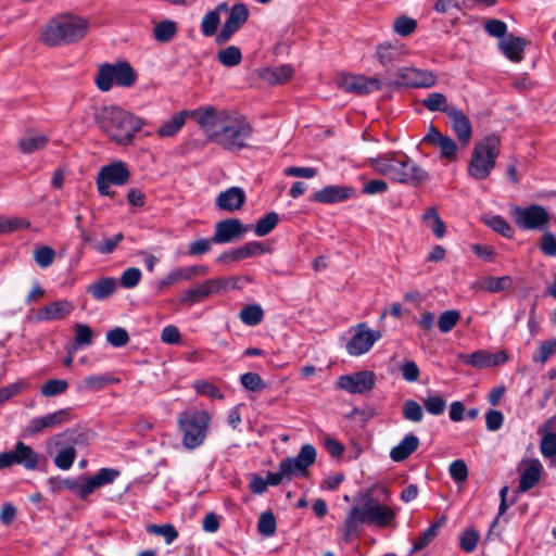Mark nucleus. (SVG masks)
<instances>
[{"label":"nucleus","instance_id":"1","mask_svg":"<svg viewBox=\"0 0 556 556\" xmlns=\"http://www.w3.org/2000/svg\"><path fill=\"white\" fill-rule=\"evenodd\" d=\"M99 128L115 143L130 146L146 122L139 116L116 106L102 108L96 115Z\"/></svg>","mask_w":556,"mask_h":556},{"label":"nucleus","instance_id":"2","mask_svg":"<svg viewBox=\"0 0 556 556\" xmlns=\"http://www.w3.org/2000/svg\"><path fill=\"white\" fill-rule=\"evenodd\" d=\"M374 172L395 182L418 186L429 180L427 170L401 152H390L369 159Z\"/></svg>","mask_w":556,"mask_h":556},{"label":"nucleus","instance_id":"3","mask_svg":"<svg viewBox=\"0 0 556 556\" xmlns=\"http://www.w3.org/2000/svg\"><path fill=\"white\" fill-rule=\"evenodd\" d=\"M396 513L395 508L381 504L377 498L368 496L363 507L353 506L350 509L344 521L345 536L349 538L356 534L361 523L386 528L395 519Z\"/></svg>","mask_w":556,"mask_h":556},{"label":"nucleus","instance_id":"4","mask_svg":"<svg viewBox=\"0 0 556 556\" xmlns=\"http://www.w3.org/2000/svg\"><path fill=\"white\" fill-rule=\"evenodd\" d=\"M252 132L253 128L245 116L226 111L216 132L212 134V142L228 151H241L248 146Z\"/></svg>","mask_w":556,"mask_h":556},{"label":"nucleus","instance_id":"5","mask_svg":"<svg viewBox=\"0 0 556 556\" xmlns=\"http://www.w3.org/2000/svg\"><path fill=\"white\" fill-rule=\"evenodd\" d=\"M88 22L77 15L63 14L47 24L41 39L49 47L68 45L83 39L88 31Z\"/></svg>","mask_w":556,"mask_h":556},{"label":"nucleus","instance_id":"6","mask_svg":"<svg viewBox=\"0 0 556 556\" xmlns=\"http://www.w3.org/2000/svg\"><path fill=\"white\" fill-rule=\"evenodd\" d=\"M501 154V139L495 134L484 136L476 142L467 167L468 175L476 180L486 179L495 168Z\"/></svg>","mask_w":556,"mask_h":556},{"label":"nucleus","instance_id":"7","mask_svg":"<svg viewBox=\"0 0 556 556\" xmlns=\"http://www.w3.org/2000/svg\"><path fill=\"white\" fill-rule=\"evenodd\" d=\"M210 421L211 416L206 410L190 409L179 415L177 424L186 450H195L204 443Z\"/></svg>","mask_w":556,"mask_h":556},{"label":"nucleus","instance_id":"8","mask_svg":"<svg viewBox=\"0 0 556 556\" xmlns=\"http://www.w3.org/2000/svg\"><path fill=\"white\" fill-rule=\"evenodd\" d=\"M137 75L131 65L126 61L114 64L104 63L100 65L94 84L99 90L108 92L116 84L121 87H130L136 83Z\"/></svg>","mask_w":556,"mask_h":556},{"label":"nucleus","instance_id":"9","mask_svg":"<svg viewBox=\"0 0 556 556\" xmlns=\"http://www.w3.org/2000/svg\"><path fill=\"white\" fill-rule=\"evenodd\" d=\"M511 217L517 227L522 230H543L551 220L549 213L539 204L526 207L515 206L511 210Z\"/></svg>","mask_w":556,"mask_h":556},{"label":"nucleus","instance_id":"10","mask_svg":"<svg viewBox=\"0 0 556 556\" xmlns=\"http://www.w3.org/2000/svg\"><path fill=\"white\" fill-rule=\"evenodd\" d=\"M316 456V448L312 444H304L296 456L283 458L279 463V467L282 469V473H286L287 481L293 477H307L308 468L315 463Z\"/></svg>","mask_w":556,"mask_h":556},{"label":"nucleus","instance_id":"11","mask_svg":"<svg viewBox=\"0 0 556 556\" xmlns=\"http://www.w3.org/2000/svg\"><path fill=\"white\" fill-rule=\"evenodd\" d=\"M229 280L226 278H212L184 291L180 302L187 305H193L202 302L204 299L228 290Z\"/></svg>","mask_w":556,"mask_h":556},{"label":"nucleus","instance_id":"12","mask_svg":"<svg viewBox=\"0 0 556 556\" xmlns=\"http://www.w3.org/2000/svg\"><path fill=\"white\" fill-rule=\"evenodd\" d=\"M355 332L346 343V352L351 356H359L367 353L374 344L382 338L379 330H374L366 323L357 324Z\"/></svg>","mask_w":556,"mask_h":556},{"label":"nucleus","instance_id":"13","mask_svg":"<svg viewBox=\"0 0 556 556\" xmlns=\"http://www.w3.org/2000/svg\"><path fill=\"white\" fill-rule=\"evenodd\" d=\"M437 83L433 72L415 67H402L395 73L394 85L406 88H430Z\"/></svg>","mask_w":556,"mask_h":556},{"label":"nucleus","instance_id":"14","mask_svg":"<svg viewBox=\"0 0 556 556\" xmlns=\"http://www.w3.org/2000/svg\"><path fill=\"white\" fill-rule=\"evenodd\" d=\"M227 110H217L213 105L188 111V117L193 118L202 128L207 139L212 141V134L216 132Z\"/></svg>","mask_w":556,"mask_h":556},{"label":"nucleus","instance_id":"15","mask_svg":"<svg viewBox=\"0 0 556 556\" xmlns=\"http://www.w3.org/2000/svg\"><path fill=\"white\" fill-rule=\"evenodd\" d=\"M376 376L372 371L362 370L350 375H343L338 379V388L351 393L363 394L374 389Z\"/></svg>","mask_w":556,"mask_h":556},{"label":"nucleus","instance_id":"16","mask_svg":"<svg viewBox=\"0 0 556 556\" xmlns=\"http://www.w3.org/2000/svg\"><path fill=\"white\" fill-rule=\"evenodd\" d=\"M249 10L245 4L237 3L229 10V16L216 36L219 45L227 42L231 36L248 21Z\"/></svg>","mask_w":556,"mask_h":556},{"label":"nucleus","instance_id":"17","mask_svg":"<svg viewBox=\"0 0 556 556\" xmlns=\"http://www.w3.org/2000/svg\"><path fill=\"white\" fill-rule=\"evenodd\" d=\"M71 408H62L53 413H49L45 416L35 417L29 420L26 426V432L28 434H36L45 429L55 428L64 422L72 420Z\"/></svg>","mask_w":556,"mask_h":556},{"label":"nucleus","instance_id":"18","mask_svg":"<svg viewBox=\"0 0 556 556\" xmlns=\"http://www.w3.org/2000/svg\"><path fill=\"white\" fill-rule=\"evenodd\" d=\"M338 84L343 90L357 94H367L381 88L379 79L364 75L345 74L339 77Z\"/></svg>","mask_w":556,"mask_h":556},{"label":"nucleus","instance_id":"19","mask_svg":"<svg viewBox=\"0 0 556 556\" xmlns=\"http://www.w3.org/2000/svg\"><path fill=\"white\" fill-rule=\"evenodd\" d=\"M250 229H252L251 225L243 226L238 218L224 219L215 225L213 241L214 243H228L240 238Z\"/></svg>","mask_w":556,"mask_h":556},{"label":"nucleus","instance_id":"20","mask_svg":"<svg viewBox=\"0 0 556 556\" xmlns=\"http://www.w3.org/2000/svg\"><path fill=\"white\" fill-rule=\"evenodd\" d=\"M210 271L208 266L206 265H191L177 267L170 270L159 283L161 289L167 288L169 286L182 282L190 281L195 277H201L207 275Z\"/></svg>","mask_w":556,"mask_h":556},{"label":"nucleus","instance_id":"21","mask_svg":"<svg viewBox=\"0 0 556 556\" xmlns=\"http://www.w3.org/2000/svg\"><path fill=\"white\" fill-rule=\"evenodd\" d=\"M75 306L68 300H59L49 302L38 309L36 314L37 321H54L62 320L70 316Z\"/></svg>","mask_w":556,"mask_h":556},{"label":"nucleus","instance_id":"22","mask_svg":"<svg viewBox=\"0 0 556 556\" xmlns=\"http://www.w3.org/2000/svg\"><path fill=\"white\" fill-rule=\"evenodd\" d=\"M354 194L355 190L352 187L329 185L316 191L312 195V201L324 204L339 203L351 199Z\"/></svg>","mask_w":556,"mask_h":556},{"label":"nucleus","instance_id":"23","mask_svg":"<svg viewBox=\"0 0 556 556\" xmlns=\"http://www.w3.org/2000/svg\"><path fill=\"white\" fill-rule=\"evenodd\" d=\"M424 141L437 146L440 149V156L453 162L456 160L457 144L448 136L442 135L437 128L431 126Z\"/></svg>","mask_w":556,"mask_h":556},{"label":"nucleus","instance_id":"24","mask_svg":"<svg viewBox=\"0 0 556 556\" xmlns=\"http://www.w3.org/2000/svg\"><path fill=\"white\" fill-rule=\"evenodd\" d=\"M245 202V193L240 187H230L222 191L216 200V206L226 212H235L240 210Z\"/></svg>","mask_w":556,"mask_h":556},{"label":"nucleus","instance_id":"25","mask_svg":"<svg viewBox=\"0 0 556 556\" xmlns=\"http://www.w3.org/2000/svg\"><path fill=\"white\" fill-rule=\"evenodd\" d=\"M49 483L53 491L66 489L74 492L79 498L86 500L91 493L87 477L75 478H50Z\"/></svg>","mask_w":556,"mask_h":556},{"label":"nucleus","instance_id":"26","mask_svg":"<svg viewBox=\"0 0 556 556\" xmlns=\"http://www.w3.org/2000/svg\"><path fill=\"white\" fill-rule=\"evenodd\" d=\"M447 117L452 122L453 130L459 142L467 146L472 136V127L468 116L463 111L455 108Z\"/></svg>","mask_w":556,"mask_h":556},{"label":"nucleus","instance_id":"27","mask_svg":"<svg viewBox=\"0 0 556 556\" xmlns=\"http://www.w3.org/2000/svg\"><path fill=\"white\" fill-rule=\"evenodd\" d=\"M99 175L106 181L115 186L125 185L130 176L128 168L121 161L113 162L111 164L103 166L100 169Z\"/></svg>","mask_w":556,"mask_h":556},{"label":"nucleus","instance_id":"28","mask_svg":"<svg viewBox=\"0 0 556 556\" xmlns=\"http://www.w3.org/2000/svg\"><path fill=\"white\" fill-rule=\"evenodd\" d=\"M419 445V439L414 433L406 434L402 441L390 451V458L400 463L407 459Z\"/></svg>","mask_w":556,"mask_h":556},{"label":"nucleus","instance_id":"29","mask_svg":"<svg viewBox=\"0 0 556 556\" xmlns=\"http://www.w3.org/2000/svg\"><path fill=\"white\" fill-rule=\"evenodd\" d=\"M17 465L23 466L27 470H35L38 467L40 455L29 445L18 441L15 444Z\"/></svg>","mask_w":556,"mask_h":556},{"label":"nucleus","instance_id":"30","mask_svg":"<svg viewBox=\"0 0 556 556\" xmlns=\"http://www.w3.org/2000/svg\"><path fill=\"white\" fill-rule=\"evenodd\" d=\"M49 142V138L40 132L29 131L18 141V149L24 154H30L42 150Z\"/></svg>","mask_w":556,"mask_h":556},{"label":"nucleus","instance_id":"31","mask_svg":"<svg viewBox=\"0 0 556 556\" xmlns=\"http://www.w3.org/2000/svg\"><path fill=\"white\" fill-rule=\"evenodd\" d=\"M422 105L430 112H442L446 116L456 108L450 104L447 98L441 92L429 93L422 100Z\"/></svg>","mask_w":556,"mask_h":556},{"label":"nucleus","instance_id":"32","mask_svg":"<svg viewBox=\"0 0 556 556\" xmlns=\"http://www.w3.org/2000/svg\"><path fill=\"white\" fill-rule=\"evenodd\" d=\"M116 290V280L112 277H105L97 280L92 285H90L87 291L96 299V300H105L111 296Z\"/></svg>","mask_w":556,"mask_h":556},{"label":"nucleus","instance_id":"33","mask_svg":"<svg viewBox=\"0 0 556 556\" xmlns=\"http://www.w3.org/2000/svg\"><path fill=\"white\" fill-rule=\"evenodd\" d=\"M188 118V110L180 111L174 114L170 119L164 123L156 131L161 138L175 136L185 125Z\"/></svg>","mask_w":556,"mask_h":556},{"label":"nucleus","instance_id":"34","mask_svg":"<svg viewBox=\"0 0 556 556\" xmlns=\"http://www.w3.org/2000/svg\"><path fill=\"white\" fill-rule=\"evenodd\" d=\"M542 465L539 460L531 463L521 473L519 480V491L526 492L532 489L541 478Z\"/></svg>","mask_w":556,"mask_h":556},{"label":"nucleus","instance_id":"35","mask_svg":"<svg viewBox=\"0 0 556 556\" xmlns=\"http://www.w3.org/2000/svg\"><path fill=\"white\" fill-rule=\"evenodd\" d=\"M502 52L511 61L521 60L526 40L521 37H508L500 43Z\"/></svg>","mask_w":556,"mask_h":556},{"label":"nucleus","instance_id":"36","mask_svg":"<svg viewBox=\"0 0 556 556\" xmlns=\"http://www.w3.org/2000/svg\"><path fill=\"white\" fill-rule=\"evenodd\" d=\"M422 223L431 229L433 235L441 239L445 235V224L439 216L437 208L429 207L421 216Z\"/></svg>","mask_w":556,"mask_h":556},{"label":"nucleus","instance_id":"37","mask_svg":"<svg viewBox=\"0 0 556 556\" xmlns=\"http://www.w3.org/2000/svg\"><path fill=\"white\" fill-rule=\"evenodd\" d=\"M119 476V471L113 468H101L94 476L87 477L90 493L98 488L112 483Z\"/></svg>","mask_w":556,"mask_h":556},{"label":"nucleus","instance_id":"38","mask_svg":"<svg viewBox=\"0 0 556 556\" xmlns=\"http://www.w3.org/2000/svg\"><path fill=\"white\" fill-rule=\"evenodd\" d=\"M292 75L293 68L290 65L283 64L265 70L263 77L270 84H283L287 83Z\"/></svg>","mask_w":556,"mask_h":556},{"label":"nucleus","instance_id":"39","mask_svg":"<svg viewBox=\"0 0 556 556\" xmlns=\"http://www.w3.org/2000/svg\"><path fill=\"white\" fill-rule=\"evenodd\" d=\"M240 319L247 326H257L264 318L263 308L258 304H250L241 309Z\"/></svg>","mask_w":556,"mask_h":556},{"label":"nucleus","instance_id":"40","mask_svg":"<svg viewBox=\"0 0 556 556\" xmlns=\"http://www.w3.org/2000/svg\"><path fill=\"white\" fill-rule=\"evenodd\" d=\"M279 215L276 212H269L262 218H260L255 226L254 232L258 237H264L270 233L278 225Z\"/></svg>","mask_w":556,"mask_h":556},{"label":"nucleus","instance_id":"41","mask_svg":"<svg viewBox=\"0 0 556 556\" xmlns=\"http://www.w3.org/2000/svg\"><path fill=\"white\" fill-rule=\"evenodd\" d=\"M459 359L475 368L490 367V352L486 350H478L471 354H460Z\"/></svg>","mask_w":556,"mask_h":556},{"label":"nucleus","instance_id":"42","mask_svg":"<svg viewBox=\"0 0 556 556\" xmlns=\"http://www.w3.org/2000/svg\"><path fill=\"white\" fill-rule=\"evenodd\" d=\"M377 58L382 65L387 66L399 60L400 50L391 42H383L377 48Z\"/></svg>","mask_w":556,"mask_h":556},{"label":"nucleus","instance_id":"43","mask_svg":"<svg viewBox=\"0 0 556 556\" xmlns=\"http://www.w3.org/2000/svg\"><path fill=\"white\" fill-rule=\"evenodd\" d=\"M117 380L109 375H91L87 376L83 382L81 388L88 391H99L105 386L116 382Z\"/></svg>","mask_w":556,"mask_h":556},{"label":"nucleus","instance_id":"44","mask_svg":"<svg viewBox=\"0 0 556 556\" xmlns=\"http://www.w3.org/2000/svg\"><path fill=\"white\" fill-rule=\"evenodd\" d=\"M217 59L224 66L232 67L240 64L242 54L238 47L229 46L217 53Z\"/></svg>","mask_w":556,"mask_h":556},{"label":"nucleus","instance_id":"45","mask_svg":"<svg viewBox=\"0 0 556 556\" xmlns=\"http://www.w3.org/2000/svg\"><path fill=\"white\" fill-rule=\"evenodd\" d=\"M404 419L412 422H420L424 419L422 406L415 400H406L402 406Z\"/></svg>","mask_w":556,"mask_h":556},{"label":"nucleus","instance_id":"46","mask_svg":"<svg viewBox=\"0 0 556 556\" xmlns=\"http://www.w3.org/2000/svg\"><path fill=\"white\" fill-rule=\"evenodd\" d=\"M176 23L169 20L157 23L154 27V38L160 42L169 41L176 34Z\"/></svg>","mask_w":556,"mask_h":556},{"label":"nucleus","instance_id":"47","mask_svg":"<svg viewBox=\"0 0 556 556\" xmlns=\"http://www.w3.org/2000/svg\"><path fill=\"white\" fill-rule=\"evenodd\" d=\"M68 389V382L64 379H49L41 386V394L46 397H52L63 394Z\"/></svg>","mask_w":556,"mask_h":556},{"label":"nucleus","instance_id":"48","mask_svg":"<svg viewBox=\"0 0 556 556\" xmlns=\"http://www.w3.org/2000/svg\"><path fill=\"white\" fill-rule=\"evenodd\" d=\"M485 224L494 231L505 238H513L515 230L510 224L500 215H494L484 219Z\"/></svg>","mask_w":556,"mask_h":556},{"label":"nucleus","instance_id":"49","mask_svg":"<svg viewBox=\"0 0 556 556\" xmlns=\"http://www.w3.org/2000/svg\"><path fill=\"white\" fill-rule=\"evenodd\" d=\"M238 260L242 261L249 257H253L260 254H264L268 251L262 242L250 241L243 245L236 248Z\"/></svg>","mask_w":556,"mask_h":556},{"label":"nucleus","instance_id":"50","mask_svg":"<svg viewBox=\"0 0 556 556\" xmlns=\"http://www.w3.org/2000/svg\"><path fill=\"white\" fill-rule=\"evenodd\" d=\"M29 226L30 223L24 218L0 216V235L27 229Z\"/></svg>","mask_w":556,"mask_h":556},{"label":"nucleus","instance_id":"51","mask_svg":"<svg viewBox=\"0 0 556 556\" xmlns=\"http://www.w3.org/2000/svg\"><path fill=\"white\" fill-rule=\"evenodd\" d=\"M460 313L457 309L443 312L438 319V328L442 333L450 332L459 321Z\"/></svg>","mask_w":556,"mask_h":556},{"label":"nucleus","instance_id":"52","mask_svg":"<svg viewBox=\"0 0 556 556\" xmlns=\"http://www.w3.org/2000/svg\"><path fill=\"white\" fill-rule=\"evenodd\" d=\"M422 404L427 413L433 416L443 414L446 408V401L439 394L428 395L424 399Z\"/></svg>","mask_w":556,"mask_h":556},{"label":"nucleus","instance_id":"53","mask_svg":"<svg viewBox=\"0 0 556 556\" xmlns=\"http://www.w3.org/2000/svg\"><path fill=\"white\" fill-rule=\"evenodd\" d=\"M439 526L437 523L428 527L418 539H416L413 543V547L409 554H414L418 551L425 548L437 535H438Z\"/></svg>","mask_w":556,"mask_h":556},{"label":"nucleus","instance_id":"54","mask_svg":"<svg viewBox=\"0 0 556 556\" xmlns=\"http://www.w3.org/2000/svg\"><path fill=\"white\" fill-rule=\"evenodd\" d=\"M28 386L29 383L26 380H18L0 388V404L20 394L22 391L26 390Z\"/></svg>","mask_w":556,"mask_h":556},{"label":"nucleus","instance_id":"55","mask_svg":"<svg viewBox=\"0 0 556 556\" xmlns=\"http://www.w3.org/2000/svg\"><path fill=\"white\" fill-rule=\"evenodd\" d=\"M220 17L217 11L207 12L201 22V31L204 36L211 37L216 34Z\"/></svg>","mask_w":556,"mask_h":556},{"label":"nucleus","instance_id":"56","mask_svg":"<svg viewBox=\"0 0 556 556\" xmlns=\"http://www.w3.org/2000/svg\"><path fill=\"white\" fill-rule=\"evenodd\" d=\"M240 382L247 390L252 392H260L266 387L262 377L256 372H245L241 375Z\"/></svg>","mask_w":556,"mask_h":556},{"label":"nucleus","instance_id":"57","mask_svg":"<svg viewBox=\"0 0 556 556\" xmlns=\"http://www.w3.org/2000/svg\"><path fill=\"white\" fill-rule=\"evenodd\" d=\"M75 343L77 346H88L92 343L93 331L86 324H75Z\"/></svg>","mask_w":556,"mask_h":556},{"label":"nucleus","instance_id":"58","mask_svg":"<svg viewBox=\"0 0 556 556\" xmlns=\"http://www.w3.org/2000/svg\"><path fill=\"white\" fill-rule=\"evenodd\" d=\"M55 257V252L52 248L42 245L34 251V260L41 268L49 267Z\"/></svg>","mask_w":556,"mask_h":556},{"label":"nucleus","instance_id":"59","mask_svg":"<svg viewBox=\"0 0 556 556\" xmlns=\"http://www.w3.org/2000/svg\"><path fill=\"white\" fill-rule=\"evenodd\" d=\"M257 530L265 536H271L276 532V518L273 513H263L257 522Z\"/></svg>","mask_w":556,"mask_h":556},{"label":"nucleus","instance_id":"60","mask_svg":"<svg viewBox=\"0 0 556 556\" xmlns=\"http://www.w3.org/2000/svg\"><path fill=\"white\" fill-rule=\"evenodd\" d=\"M555 353H556V338L542 342L539 348L538 354L533 355L532 361L534 363L544 364Z\"/></svg>","mask_w":556,"mask_h":556},{"label":"nucleus","instance_id":"61","mask_svg":"<svg viewBox=\"0 0 556 556\" xmlns=\"http://www.w3.org/2000/svg\"><path fill=\"white\" fill-rule=\"evenodd\" d=\"M76 458V450L72 446L61 450L55 458L54 464L58 468L62 470H67L72 467L74 460Z\"/></svg>","mask_w":556,"mask_h":556},{"label":"nucleus","instance_id":"62","mask_svg":"<svg viewBox=\"0 0 556 556\" xmlns=\"http://www.w3.org/2000/svg\"><path fill=\"white\" fill-rule=\"evenodd\" d=\"M212 243H214L213 237L210 239L200 238L198 240L191 241L188 245L187 253L189 256H194V257L202 256V255L206 254L207 252H210V250L212 248Z\"/></svg>","mask_w":556,"mask_h":556},{"label":"nucleus","instance_id":"63","mask_svg":"<svg viewBox=\"0 0 556 556\" xmlns=\"http://www.w3.org/2000/svg\"><path fill=\"white\" fill-rule=\"evenodd\" d=\"M448 473L456 483H463L468 478V468L463 459H456L448 466Z\"/></svg>","mask_w":556,"mask_h":556},{"label":"nucleus","instance_id":"64","mask_svg":"<svg viewBox=\"0 0 556 556\" xmlns=\"http://www.w3.org/2000/svg\"><path fill=\"white\" fill-rule=\"evenodd\" d=\"M540 451L545 458H552L556 456V433L548 432L542 437Z\"/></svg>","mask_w":556,"mask_h":556}]
</instances>
